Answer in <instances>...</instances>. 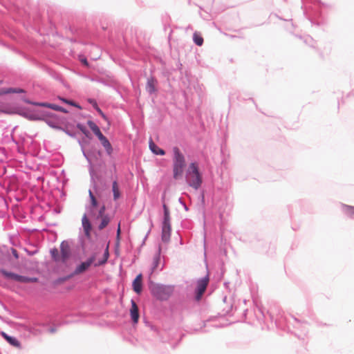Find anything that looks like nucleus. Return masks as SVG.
<instances>
[{
	"label": "nucleus",
	"instance_id": "obj_1",
	"mask_svg": "<svg viewBox=\"0 0 354 354\" xmlns=\"http://www.w3.org/2000/svg\"><path fill=\"white\" fill-rule=\"evenodd\" d=\"M173 157V175L175 179L182 177L186 166L185 158L178 147H174L172 149Z\"/></svg>",
	"mask_w": 354,
	"mask_h": 354
},
{
	"label": "nucleus",
	"instance_id": "obj_2",
	"mask_svg": "<svg viewBox=\"0 0 354 354\" xmlns=\"http://www.w3.org/2000/svg\"><path fill=\"white\" fill-rule=\"evenodd\" d=\"M186 180L188 185L195 189H198L202 183V177L199 173L196 163L190 164L188 171L186 174Z\"/></svg>",
	"mask_w": 354,
	"mask_h": 354
},
{
	"label": "nucleus",
	"instance_id": "obj_3",
	"mask_svg": "<svg viewBox=\"0 0 354 354\" xmlns=\"http://www.w3.org/2000/svg\"><path fill=\"white\" fill-rule=\"evenodd\" d=\"M174 286L154 285L151 288L152 295L159 300H167L173 294Z\"/></svg>",
	"mask_w": 354,
	"mask_h": 354
},
{
	"label": "nucleus",
	"instance_id": "obj_4",
	"mask_svg": "<svg viewBox=\"0 0 354 354\" xmlns=\"http://www.w3.org/2000/svg\"><path fill=\"white\" fill-rule=\"evenodd\" d=\"M0 272L7 279L21 283H32L37 281V279L32 277H27L21 275L15 274L13 272H8L5 270H1Z\"/></svg>",
	"mask_w": 354,
	"mask_h": 354
},
{
	"label": "nucleus",
	"instance_id": "obj_5",
	"mask_svg": "<svg viewBox=\"0 0 354 354\" xmlns=\"http://www.w3.org/2000/svg\"><path fill=\"white\" fill-rule=\"evenodd\" d=\"M95 256L93 255L91 257H90L87 261H84V262H82L80 266H78L74 272L73 273V274L70 275V276H68L66 277H64L63 279H59V282H63L66 279H68L71 277V276L73 275H77V274H80L82 272H84V271H86L93 263L95 264Z\"/></svg>",
	"mask_w": 354,
	"mask_h": 354
},
{
	"label": "nucleus",
	"instance_id": "obj_6",
	"mask_svg": "<svg viewBox=\"0 0 354 354\" xmlns=\"http://www.w3.org/2000/svg\"><path fill=\"white\" fill-rule=\"evenodd\" d=\"M209 283V277L207 275L203 279H201L197 282L196 287V300H200L203 293L205 292L207 286Z\"/></svg>",
	"mask_w": 354,
	"mask_h": 354
},
{
	"label": "nucleus",
	"instance_id": "obj_7",
	"mask_svg": "<svg viewBox=\"0 0 354 354\" xmlns=\"http://www.w3.org/2000/svg\"><path fill=\"white\" fill-rule=\"evenodd\" d=\"M171 225L170 223H162V240L167 243L170 239Z\"/></svg>",
	"mask_w": 354,
	"mask_h": 354
},
{
	"label": "nucleus",
	"instance_id": "obj_8",
	"mask_svg": "<svg viewBox=\"0 0 354 354\" xmlns=\"http://www.w3.org/2000/svg\"><path fill=\"white\" fill-rule=\"evenodd\" d=\"M133 290L138 293L140 294L142 292V274H139L137 275V277L135 278V279L133 281Z\"/></svg>",
	"mask_w": 354,
	"mask_h": 354
},
{
	"label": "nucleus",
	"instance_id": "obj_9",
	"mask_svg": "<svg viewBox=\"0 0 354 354\" xmlns=\"http://www.w3.org/2000/svg\"><path fill=\"white\" fill-rule=\"evenodd\" d=\"M131 317L134 323H137L139 319L138 308L136 302L131 301V308L130 310Z\"/></svg>",
	"mask_w": 354,
	"mask_h": 354
},
{
	"label": "nucleus",
	"instance_id": "obj_10",
	"mask_svg": "<svg viewBox=\"0 0 354 354\" xmlns=\"http://www.w3.org/2000/svg\"><path fill=\"white\" fill-rule=\"evenodd\" d=\"M60 250L63 261H65L70 255V248L68 243L63 241L61 243Z\"/></svg>",
	"mask_w": 354,
	"mask_h": 354
},
{
	"label": "nucleus",
	"instance_id": "obj_11",
	"mask_svg": "<svg viewBox=\"0 0 354 354\" xmlns=\"http://www.w3.org/2000/svg\"><path fill=\"white\" fill-rule=\"evenodd\" d=\"M98 139L100 140L102 145L104 147L105 150L106 151V153L109 155H111L113 152V148L108 139L104 136H102Z\"/></svg>",
	"mask_w": 354,
	"mask_h": 354
},
{
	"label": "nucleus",
	"instance_id": "obj_12",
	"mask_svg": "<svg viewBox=\"0 0 354 354\" xmlns=\"http://www.w3.org/2000/svg\"><path fill=\"white\" fill-rule=\"evenodd\" d=\"M1 335L10 345L17 348H20V342L15 337L9 336L4 332L1 333Z\"/></svg>",
	"mask_w": 354,
	"mask_h": 354
},
{
	"label": "nucleus",
	"instance_id": "obj_13",
	"mask_svg": "<svg viewBox=\"0 0 354 354\" xmlns=\"http://www.w3.org/2000/svg\"><path fill=\"white\" fill-rule=\"evenodd\" d=\"M82 226L86 236H90V232L91 230V225L86 215H84L82 219Z\"/></svg>",
	"mask_w": 354,
	"mask_h": 354
},
{
	"label": "nucleus",
	"instance_id": "obj_14",
	"mask_svg": "<svg viewBox=\"0 0 354 354\" xmlns=\"http://www.w3.org/2000/svg\"><path fill=\"white\" fill-rule=\"evenodd\" d=\"M87 124L89 128L93 131V132L98 138L104 136L100 131V128L97 126V124L95 122H93L91 120H88Z\"/></svg>",
	"mask_w": 354,
	"mask_h": 354
},
{
	"label": "nucleus",
	"instance_id": "obj_15",
	"mask_svg": "<svg viewBox=\"0 0 354 354\" xmlns=\"http://www.w3.org/2000/svg\"><path fill=\"white\" fill-rule=\"evenodd\" d=\"M149 148L151 151L155 154L161 156L165 154V151L163 149H160L151 139L149 141Z\"/></svg>",
	"mask_w": 354,
	"mask_h": 354
},
{
	"label": "nucleus",
	"instance_id": "obj_16",
	"mask_svg": "<svg viewBox=\"0 0 354 354\" xmlns=\"http://www.w3.org/2000/svg\"><path fill=\"white\" fill-rule=\"evenodd\" d=\"M156 82L153 78L148 80L146 88L149 93H153L156 91Z\"/></svg>",
	"mask_w": 354,
	"mask_h": 354
},
{
	"label": "nucleus",
	"instance_id": "obj_17",
	"mask_svg": "<svg viewBox=\"0 0 354 354\" xmlns=\"http://www.w3.org/2000/svg\"><path fill=\"white\" fill-rule=\"evenodd\" d=\"M24 90L21 88H8L1 89L0 91V95L8 94V93H23Z\"/></svg>",
	"mask_w": 354,
	"mask_h": 354
},
{
	"label": "nucleus",
	"instance_id": "obj_18",
	"mask_svg": "<svg viewBox=\"0 0 354 354\" xmlns=\"http://www.w3.org/2000/svg\"><path fill=\"white\" fill-rule=\"evenodd\" d=\"M193 39H194V43L197 46H201L203 44V38L201 37V35L199 33H198L196 32H194L193 35Z\"/></svg>",
	"mask_w": 354,
	"mask_h": 354
},
{
	"label": "nucleus",
	"instance_id": "obj_19",
	"mask_svg": "<svg viewBox=\"0 0 354 354\" xmlns=\"http://www.w3.org/2000/svg\"><path fill=\"white\" fill-rule=\"evenodd\" d=\"M112 189H113V198L115 200H117L118 198H120V194L119 187H118V183L116 181H114L113 183Z\"/></svg>",
	"mask_w": 354,
	"mask_h": 354
},
{
	"label": "nucleus",
	"instance_id": "obj_20",
	"mask_svg": "<svg viewBox=\"0 0 354 354\" xmlns=\"http://www.w3.org/2000/svg\"><path fill=\"white\" fill-rule=\"evenodd\" d=\"M100 218H102V221L98 227L100 230H102L108 225L110 220L108 216H103Z\"/></svg>",
	"mask_w": 354,
	"mask_h": 354
},
{
	"label": "nucleus",
	"instance_id": "obj_21",
	"mask_svg": "<svg viewBox=\"0 0 354 354\" xmlns=\"http://www.w3.org/2000/svg\"><path fill=\"white\" fill-rule=\"evenodd\" d=\"M164 209V221L163 223H170V216L169 209L165 204L163 205Z\"/></svg>",
	"mask_w": 354,
	"mask_h": 354
},
{
	"label": "nucleus",
	"instance_id": "obj_22",
	"mask_svg": "<svg viewBox=\"0 0 354 354\" xmlns=\"http://www.w3.org/2000/svg\"><path fill=\"white\" fill-rule=\"evenodd\" d=\"M108 258H109V250H108V247H107L104 252L103 259L102 260L99 261L98 262L95 263L94 266H99L104 264L107 261Z\"/></svg>",
	"mask_w": 354,
	"mask_h": 354
},
{
	"label": "nucleus",
	"instance_id": "obj_23",
	"mask_svg": "<svg viewBox=\"0 0 354 354\" xmlns=\"http://www.w3.org/2000/svg\"><path fill=\"white\" fill-rule=\"evenodd\" d=\"M46 108H50L53 110H56V111H61V112H64V113H66V111L63 109L62 107L58 106V105H56V104H47L46 103Z\"/></svg>",
	"mask_w": 354,
	"mask_h": 354
},
{
	"label": "nucleus",
	"instance_id": "obj_24",
	"mask_svg": "<svg viewBox=\"0 0 354 354\" xmlns=\"http://www.w3.org/2000/svg\"><path fill=\"white\" fill-rule=\"evenodd\" d=\"M344 212L349 215V216H353L354 215V207L353 206H350V205H344Z\"/></svg>",
	"mask_w": 354,
	"mask_h": 354
},
{
	"label": "nucleus",
	"instance_id": "obj_25",
	"mask_svg": "<svg viewBox=\"0 0 354 354\" xmlns=\"http://www.w3.org/2000/svg\"><path fill=\"white\" fill-rule=\"evenodd\" d=\"M89 196L91 201V204L93 207H95L97 205V201L95 196H93L92 192L89 190Z\"/></svg>",
	"mask_w": 354,
	"mask_h": 354
},
{
	"label": "nucleus",
	"instance_id": "obj_26",
	"mask_svg": "<svg viewBox=\"0 0 354 354\" xmlns=\"http://www.w3.org/2000/svg\"><path fill=\"white\" fill-rule=\"evenodd\" d=\"M104 212H105V207L102 206L99 211V216L101 217V216H105Z\"/></svg>",
	"mask_w": 354,
	"mask_h": 354
},
{
	"label": "nucleus",
	"instance_id": "obj_27",
	"mask_svg": "<svg viewBox=\"0 0 354 354\" xmlns=\"http://www.w3.org/2000/svg\"><path fill=\"white\" fill-rule=\"evenodd\" d=\"M52 255L55 259H56V257L58 255V250L57 249H55L51 251Z\"/></svg>",
	"mask_w": 354,
	"mask_h": 354
},
{
	"label": "nucleus",
	"instance_id": "obj_28",
	"mask_svg": "<svg viewBox=\"0 0 354 354\" xmlns=\"http://www.w3.org/2000/svg\"><path fill=\"white\" fill-rule=\"evenodd\" d=\"M80 61L85 66H88V62L86 58H82V59H80Z\"/></svg>",
	"mask_w": 354,
	"mask_h": 354
},
{
	"label": "nucleus",
	"instance_id": "obj_29",
	"mask_svg": "<svg viewBox=\"0 0 354 354\" xmlns=\"http://www.w3.org/2000/svg\"><path fill=\"white\" fill-rule=\"evenodd\" d=\"M79 129L85 134L87 136L86 131L85 130L84 127H82V126H78Z\"/></svg>",
	"mask_w": 354,
	"mask_h": 354
},
{
	"label": "nucleus",
	"instance_id": "obj_30",
	"mask_svg": "<svg viewBox=\"0 0 354 354\" xmlns=\"http://www.w3.org/2000/svg\"><path fill=\"white\" fill-rule=\"evenodd\" d=\"M12 254L15 256V258H18V254L16 250L12 249Z\"/></svg>",
	"mask_w": 354,
	"mask_h": 354
},
{
	"label": "nucleus",
	"instance_id": "obj_31",
	"mask_svg": "<svg viewBox=\"0 0 354 354\" xmlns=\"http://www.w3.org/2000/svg\"><path fill=\"white\" fill-rule=\"evenodd\" d=\"M3 111L4 113H17V111ZM18 114L21 115V113L18 112Z\"/></svg>",
	"mask_w": 354,
	"mask_h": 354
},
{
	"label": "nucleus",
	"instance_id": "obj_32",
	"mask_svg": "<svg viewBox=\"0 0 354 354\" xmlns=\"http://www.w3.org/2000/svg\"><path fill=\"white\" fill-rule=\"evenodd\" d=\"M3 111L4 113H17V111ZM18 114L21 115V113L18 112Z\"/></svg>",
	"mask_w": 354,
	"mask_h": 354
},
{
	"label": "nucleus",
	"instance_id": "obj_33",
	"mask_svg": "<svg viewBox=\"0 0 354 354\" xmlns=\"http://www.w3.org/2000/svg\"><path fill=\"white\" fill-rule=\"evenodd\" d=\"M97 111L99 112V113L104 118L106 119V116L104 115V114L102 113V111H101V109H100L99 108H97Z\"/></svg>",
	"mask_w": 354,
	"mask_h": 354
},
{
	"label": "nucleus",
	"instance_id": "obj_34",
	"mask_svg": "<svg viewBox=\"0 0 354 354\" xmlns=\"http://www.w3.org/2000/svg\"><path fill=\"white\" fill-rule=\"evenodd\" d=\"M64 100L65 102L68 103V104H71V105H73V106H76V104H75L74 102H69V101L64 100Z\"/></svg>",
	"mask_w": 354,
	"mask_h": 354
},
{
	"label": "nucleus",
	"instance_id": "obj_35",
	"mask_svg": "<svg viewBox=\"0 0 354 354\" xmlns=\"http://www.w3.org/2000/svg\"><path fill=\"white\" fill-rule=\"evenodd\" d=\"M120 233V225H118V230H117V235H118V236H119Z\"/></svg>",
	"mask_w": 354,
	"mask_h": 354
},
{
	"label": "nucleus",
	"instance_id": "obj_36",
	"mask_svg": "<svg viewBox=\"0 0 354 354\" xmlns=\"http://www.w3.org/2000/svg\"><path fill=\"white\" fill-rule=\"evenodd\" d=\"M55 330H55L54 328H51L50 329V333H54Z\"/></svg>",
	"mask_w": 354,
	"mask_h": 354
},
{
	"label": "nucleus",
	"instance_id": "obj_37",
	"mask_svg": "<svg viewBox=\"0 0 354 354\" xmlns=\"http://www.w3.org/2000/svg\"><path fill=\"white\" fill-rule=\"evenodd\" d=\"M156 261H158L159 260V256H157L155 259Z\"/></svg>",
	"mask_w": 354,
	"mask_h": 354
},
{
	"label": "nucleus",
	"instance_id": "obj_38",
	"mask_svg": "<svg viewBox=\"0 0 354 354\" xmlns=\"http://www.w3.org/2000/svg\"><path fill=\"white\" fill-rule=\"evenodd\" d=\"M2 112H3V111H1Z\"/></svg>",
	"mask_w": 354,
	"mask_h": 354
}]
</instances>
